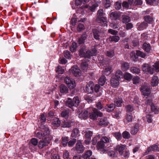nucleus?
Returning a JSON list of instances; mask_svg holds the SVG:
<instances>
[{
    "mask_svg": "<svg viewBox=\"0 0 159 159\" xmlns=\"http://www.w3.org/2000/svg\"><path fill=\"white\" fill-rule=\"evenodd\" d=\"M69 152L66 150L64 152L63 155V157L64 159H70L69 157Z\"/></svg>",
    "mask_w": 159,
    "mask_h": 159,
    "instance_id": "338daca9",
    "label": "nucleus"
},
{
    "mask_svg": "<svg viewBox=\"0 0 159 159\" xmlns=\"http://www.w3.org/2000/svg\"><path fill=\"white\" fill-rule=\"evenodd\" d=\"M71 121H65L62 123L61 125L63 128H69L71 126Z\"/></svg>",
    "mask_w": 159,
    "mask_h": 159,
    "instance_id": "473e14b6",
    "label": "nucleus"
},
{
    "mask_svg": "<svg viewBox=\"0 0 159 159\" xmlns=\"http://www.w3.org/2000/svg\"><path fill=\"white\" fill-rule=\"evenodd\" d=\"M73 101L75 107H77L80 103L79 98V97L77 96L74 97L73 98Z\"/></svg>",
    "mask_w": 159,
    "mask_h": 159,
    "instance_id": "c9c22d12",
    "label": "nucleus"
},
{
    "mask_svg": "<svg viewBox=\"0 0 159 159\" xmlns=\"http://www.w3.org/2000/svg\"><path fill=\"white\" fill-rule=\"evenodd\" d=\"M101 140L105 143H109L110 142V139L109 137L104 136L102 137L101 139Z\"/></svg>",
    "mask_w": 159,
    "mask_h": 159,
    "instance_id": "0e129e2a",
    "label": "nucleus"
},
{
    "mask_svg": "<svg viewBox=\"0 0 159 159\" xmlns=\"http://www.w3.org/2000/svg\"><path fill=\"white\" fill-rule=\"evenodd\" d=\"M85 47L83 46L79 51V55L82 57L90 58L91 56H95L96 54L97 50L94 47L92 49L86 51L85 53Z\"/></svg>",
    "mask_w": 159,
    "mask_h": 159,
    "instance_id": "f03ea898",
    "label": "nucleus"
},
{
    "mask_svg": "<svg viewBox=\"0 0 159 159\" xmlns=\"http://www.w3.org/2000/svg\"><path fill=\"white\" fill-rule=\"evenodd\" d=\"M92 154V152L90 150L87 151L83 155V158L84 159L89 158Z\"/></svg>",
    "mask_w": 159,
    "mask_h": 159,
    "instance_id": "e433bc0d",
    "label": "nucleus"
},
{
    "mask_svg": "<svg viewBox=\"0 0 159 159\" xmlns=\"http://www.w3.org/2000/svg\"><path fill=\"white\" fill-rule=\"evenodd\" d=\"M69 111L68 110H66L61 112V116L66 119L68 118Z\"/></svg>",
    "mask_w": 159,
    "mask_h": 159,
    "instance_id": "2f4dec72",
    "label": "nucleus"
},
{
    "mask_svg": "<svg viewBox=\"0 0 159 159\" xmlns=\"http://www.w3.org/2000/svg\"><path fill=\"white\" fill-rule=\"evenodd\" d=\"M119 80L113 77L111 79V86L116 88L118 87L119 84Z\"/></svg>",
    "mask_w": 159,
    "mask_h": 159,
    "instance_id": "4468645a",
    "label": "nucleus"
},
{
    "mask_svg": "<svg viewBox=\"0 0 159 159\" xmlns=\"http://www.w3.org/2000/svg\"><path fill=\"white\" fill-rule=\"evenodd\" d=\"M87 35L86 33H84L81 36V37L78 40V43L80 44H83L84 43L85 40L87 38Z\"/></svg>",
    "mask_w": 159,
    "mask_h": 159,
    "instance_id": "393cba45",
    "label": "nucleus"
},
{
    "mask_svg": "<svg viewBox=\"0 0 159 159\" xmlns=\"http://www.w3.org/2000/svg\"><path fill=\"white\" fill-rule=\"evenodd\" d=\"M123 101L121 98H116L114 100L115 105L117 107H120Z\"/></svg>",
    "mask_w": 159,
    "mask_h": 159,
    "instance_id": "a878e982",
    "label": "nucleus"
},
{
    "mask_svg": "<svg viewBox=\"0 0 159 159\" xmlns=\"http://www.w3.org/2000/svg\"><path fill=\"white\" fill-rule=\"evenodd\" d=\"M61 121L59 118H54L52 121V125L56 127H58L60 125Z\"/></svg>",
    "mask_w": 159,
    "mask_h": 159,
    "instance_id": "bb28decb",
    "label": "nucleus"
},
{
    "mask_svg": "<svg viewBox=\"0 0 159 159\" xmlns=\"http://www.w3.org/2000/svg\"><path fill=\"white\" fill-rule=\"evenodd\" d=\"M142 69L143 71L148 72L151 74L153 73L151 67L148 64H144L142 66Z\"/></svg>",
    "mask_w": 159,
    "mask_h": 159,
    "instance_id": "2eb2a0df",
    "label": "nucleus"
},
{
    "mask_svg": "<svg viewBox=\"0 0 159 159\" xmlns=\"http://www.w3.org/2000/svg\"><path fill=\"white\" fill-rule=\"evenodd\" d=\"M92 82H90L89 84H87L86 86L85 90L88 93H92L93 91V87Z\"/></svg>",
    "mask_w": 159,
    "mask_h": 159,
    "instance_id": "f3484780",
    "label": "nucleus"
},
{
    "mask_svg": "<svg viewBox=\"0 0 159 159\" xmlns=\"http://www.w3.org/2000/svg\"><path fill=\"white\" fill-rule=\"evenodd\" d=\"M114 77L120 80L123 77V75L122 72L120 70H118L116 71Z\"/></svg>",
    "mask_w": 159,
    "mask_h": 159,
    "instance_id": "c85d7f7f",
    "label": "nucleus"
},
{
    "mask_svg": "<svg viewBox=\"0 0 159 159\" xmlns=\"http://www.w3.org/2000/svg\"><path fill=\"white\" fill-rule=\"evenodd\" d=\"M105 143L101 140L97 144V148L98 149H103L105 147Z\"/></svg>",
    "mask_w": 159,
    "mask_h": 159,
    "instance_id": "4c0bfd02",
    "label": "nucleus"
},
{
    "mask_svg": "<svg viewBox=\"0 0 159 159\" xmlns=\"http://www.w3.org/2000/svg\"><path fill=\"white\" fill-rule=\"evenodd\" d=\"M66 105L68 107L72 109V107L73 106H74L73 101L72 99L70 98H68V99L67 101Z\"/></svg>",
    "mask_w": 159,
    "mask_h": 159,
    "instance_id": "ea45409f",
    "label": "nucleus"
},
{
    "mask_svg": "<svg viewBox=\"0 0 159 159\" xmlns=\"http://www.w3.org/2000/svg\"><path fill=\"white\" fill-rule=\"evenodd\" d=\"M106 55L110 58H111L114 56V52L113 50L108 51L106 53Z\"/></svg>",
    "mask_w": 159,
    "mask_h": 159,
    "instance_id": "680f3d73",
    "label": "nucleus"
},
{
    "mask_svg": "<svg viewBox=\"0 0 159 159\" xmlns=\"http://www.w3.org/2000/svg\"><path fill=\"white\" fill-rule=\"evenodd\" d=\"M108 122L107 118H103L101 119L99 122V125L100 126H107L108 125Z\"/></svg>",
    "mask_w": 159,
    "mask_h": 159,
    "instance_id": "5701e85b",
    "label": "nucleus"
},
{
    "mask_svg": "<svg viewBox=\"0 0 159 159\" xmlns=\"http://www.w3.org/2000/svg\"><path fill=\"white\" fill-rule=\"evenodd\" d=\"M114 149L116 151L118 152L120 156H123L125 159L128 158L129 157V152L125 145L122 144L117 145Z\"/></svg>",
    "mask_w": 159,
    "mask_h": 159,
    "instance_id": "f257e3e1",
    "label": "nucleus"
},
{
    "mask_svg": "<svg viewBox=\"0 0 159 159\" xmlns=\"http://www.w3.org/2000/svg\"><path fill=\"white\" fill-rule=\"evenodd\" d=\"M132 80L133 83L135 84H139L140 81L139 78L138 76L134 77L133 78Z\"/></svg>",
    "mask_w": 159,
    "mask_h": 159,
    "instance_id": "6e6d98bb",
    "label": "nucleus"
},
{
    "mask_svg": "<svg viewBox=\"0 0 159 159\" xmlns=\"http://www.w3.org/2000/svg\"><path fill=\"white\" fill-rule=\"evenodd\" d=\"M125 79L127 80H130L132 77L131 75L129 73H126L124 75H123Z\"/></svg>",
    "mask_w": 159,
    "mask_h": 159,
    "instance_id": "bf43d9fd",
    "label": "nucleus"
},
{
    "mask_svg": "<svg viewBox=\"0 0 159 159\" xmlns=\"http://www.w3.org/2000/svg\"><path fill=\"white\" fill-rule=\"evenodd\" d=\"M65 83L67 84L68 87L70 89H73L75 86V81L69 77L66 76L64 79Z\"/></svg>",
    "mask_w": 159,
    "mask_h": 159,
    "instance_id": "39448f33",
    "label": "nucleus"
},
{
    "mask_svg": "<svg viewBox=\"0 0 159 159\" xmlns=\"http://www.w3.org/2000/svg\"><path fill=\"white\" fill-rule=\"evenodd\" d=\"M88 64L85 62H83L81 65V67L82 70L86 71L88 69Z\"/></svg>",
    "mask_w": 159,
    "mask_h": 159,
    "instance_id": "37998d69",
    "label": "nucleus"
},
{
    "mask_svg": "<svg viewBox=\"0 0 159 159\" xmlns=\"http://www.w3.org/2000/svg\"><path fill=\"white\" fill-rule=\"evenodd\" d=\"M90 108H87L83 113H80L79 115V117L81 119H86L88 117L89 112L90 111Z\"/></svg>",
    "mask_w": 159,
    "mask_h": 159,
    "instance_id": "ddd939ff",
    "label": "nucleus"
},
{
    "mask_svg": "<svg viewBox=\"0 0 159 159\" xmlns=\"http://www.w3.org/2000/svg\"><path fill=\"white\" fill-rule=\"evenodd\" d=\"M144 18L145 22L151 24L152 23L153 21L152 17L149 15L145 16Z\"/></svg>",
    "mask_w": 159,
    "mask_h": 159,
    "instance_id": "a19ab883",
    "label": "nucleus"
},
{
    "mask_svg": "<svg viewBox=\"0 0 159 159\" xmlns=\"http://www.w3.org/2000/svg\"><path fill=\"white\" fill-rule=\"evenodd\" d=\"M30 143L34 146H36L37 145L38 141L37 139L33 138L30 140Z\"/></svg>",
    "mask_w": 159,
    "mask_h": 159,
    "instance_id": "69168bd1",
    "label": "nucleus"
},
{
    "mask_svg": "<svg viewBox=\"0 0 159 159\" xmlns=\"http://www.w3.org/2000/svg\"><path fill=\"white\" fill-rule=\"evenodd\" d=\"M64 56L65 57L68 59L71 58V55L70 52L68 50H65L64 51Z\"/></svg>",
    "mask_w": 159,
    "mask_h": 159,
    "instance_id": "864d4df0",
    "label": "nucleus"
},
{
    "mask_svg": "<svg viewBox=\"0 0 159 159\" xmlns=\"http://www.w3.org/2000/svg\"><path fill=\"white\" fill-rule=\"evenodd\" d=\"M159 81L158 77L156 75H154L152 78L151 85L153 87L156 86L158 84Z\"/></svg>",
    "mask_w": 159,
    "mask_h": 159,
    "instance_id": "a211bd4d",
    "label": "nucleus"
},
{
    "mask_svg": "<svg viewBox=\"0 0 159 159\" xmlns=\"http://www.w3.org/2000/svg\"><path fill=\"white\" fill-rule=\"evenodd\" d=\"M131 59L134 61H136L138 59V56L134 52H132L130 53Z\"/></svg>",
    "mask_w": 159,
    "mask_h": 159,
    "instance_id": "603ef678",
    "label": "nucleus"
},
{
    "mask_svg": "<svg viewBox=\"0 0 159 159\" xmlns=\"http://www.w3.org/2000/svg\"><path fill=\"white\" fill-rule=\"evenodd\" d=\"M109 39L110 41H114L116 42L120 40V38L118 36H111L109 37Z\"/></svg>",
    "mask_w": 159,
    "mask_h": 159,
    "instance_id": "c756f323",
    "label": "nucleus"
},
{
    "mask_svg": "<svg viewBox=\"0 0 159 159\" xmlns=\"http://www.w3.org/2000/svg\"><path fill=\"white\" fill-rule=\"evenodd\" d=\"M60 92L62 94H66L68 92V88L64 84H61L59 87Z\"/></svg>",
    "mask_w": 159,
    "mask_h": 159,
    "instance_id": "aec40b11",
    "label": "nucleus"
},
{
    "mask_svg": "<svg viewBox=\"0 0 159 159\" xmlns=\"http://www.w3.org/2000/svg\"><path fill=\"white\" fill-rule=\"evenodd\" d=\"M110 18L113 20H116L120 19V14L119 12L115 11L111 12L110 13Z\"/></svg>",
    "mask_w": 159,
    "mask_h": 159,
    "instance_id": "9d476101",
    "label": "nucleus"
},
{
    "mask_svg": "<svg viewBox=\"0 0 159 159\" xmlns=\"http://www.w3.org/2000/svg\"><path fill=\"white\" fill-rule=\"evenodd\" d=\"M111 66H108L106 67L104 69V74L107 75H108L111 72Z\"/></svg>",
    "mask_w": 159,
    "mask_h": 159,
    "instance_id": "7c9ffc66",
    "label": "nucleus"
},
{
    "mask_svg": "<svg viewBox=\"0 0 159 159\" xmlns=\"http://www.w3.org/2000/svg\"><path fill=\"white\" fill-rule=\"evenodd\" d=\"M90 109L89 117L91 119L95 120L98 116L101 117L102 116V113L98 111L97 109L94 108H90Z\"/></svg>",
    "mask_w": 159,
    "mask_h": 159,
    "instance_id": "20e7f679",
    "label": "nucleus"
},
{
    "mask_svg": "<svg viewBox=\"0 0 159 159\" xmlns=\"http://www.w3.org/2000/svg\"><path fill=\"white\" fill-rule=\"evenodd\" d=\"M77 48V44L75 42H73L70 48V51L72 52H74L76 51Z\"/></svg>",
    "mask_w": 159,
    "mask_h": 159,
    "instance_id": "58836bf2",
    "label": "nucleus"
},
{
    "mask_svg": "<svg viewBox=\"0 0 159 159\" xmlns=\"http://www.w3.org/2000/svg\"><path fill=\"white\" fill-rule=\"evenodd\" d=\"M52 138V137H48V138H46L43 140L40 141L38 145L39 148L42 149L44 147L47 146L49 144Z\"/></svg>",
    "mask_w": 159,
    "mask_h": 159,
    "instance_id": "0eeeda50",
    "label": "nucleus"
},
{
    "mask_svg": "<svg viewBox=\"0 0 159 159\" xmlns=\"http://www.w3.org/2000/svg\"><path fill=\"white\" fill-rule=\"evenodd\" d=\"M130 18L128 16L124 15L122 16V22L124 23H126L130 21Z\"/></svg>",
    "mask_w": 159,
    "mask_h": 159,
    "instance_id": "49530a36",
    "label": "nucleus"
},
{
    "mask_svg": "<svg viewBox=\"0 0 159 159\" xmlns=\"http://www.w3.org/2000/svg\"><path fill=\"white\" fill-rule=\"evenodd\" d=\"M136 54L137 56L142 58H144L146 56V55L144 53L139 50L136 51Z\"/></svg>",
    "mask_w": 159,
    "mask_h": 159,
    "instance_id": "4d7b16f0",
    "label": "nucleus"
},
{
    "mask_svg": "<svg viewBox=\"0 0 159 159\" xmlns=\"http://www.w3.org/2000/svg\"><path fill=\"white\" fill-rule=\"evenodd\" d=\"M130 71L132 73L138 74L140 73V70L138 68L133 67L130 68Z\"/></svg>",
    "mask_w": 159,
    "mask_h": 159,
    "instance_id": "09e8293b",
    "label": "nucleus"
},
{
    "mask_svg": "<svg viewBox=\"0 0 159 159\" xmlns=\"http://www.w3.org/2000/svg\"><path fill=\"white\" fill-rule=\"evenodd\" d=\"M100 135L95 136L92 140V144L93 145H95L96 144L98 140L100 138Z\"/></svg>",
    "mask_w": 159,
    "mask_h": 159,
    "instance_id": "e2e57ef3",
    "label": "nucleus"
},
{
    "mask_svg": "<svg viewBox=\"0 0 159 159\" xmlns=\"http://www.w3.org/2000/svg\"><path fill=\"white\" fill-rule=\"evenodd\" d=\"M40 128L42 130L38 132L36 131L35 133L34 136L39 139H42L43 137H44L45 139L46 138H48V137H52L49 135L50 131L48 128L44 126H41Z\"/></svg>",
    "mask_w": 159,
    "mask_h": 159,
    "instance_id": "7ed1b4c3",
    "label": "nucleus"
},
{
    "mask_svg": "<svg viewBox=\"0 0 159 159\" xmlns=\"http://www.w3.org/2000/svg\"><path fill=\"white\" fill-rule=\"evenodd\" d=\"M105 14L104 13L103 10L102 9H99L97 13V17L102 18V17L105 16Z\"/></svg>",
    "mask_w": 159,
    "mask_h": 159,
    "instance_id": "72a5a7b5",
    "label": "nucleus"
},
{
    "mask_svg": "<svg viewBox=\"0 0 159 159\" xmlns=\"http://www.w3.org/2000/svg\"><path fill=\"white\" fill-rule=\"evenodd\" d=\"M106 77L104 76H102L99 80L98 84L99 85L103 86L105 83Z\"/></svg>",
    "mask_w": 159,
    "mask_h": 159,
    "instance_id": "f704fd0d",
    "label": "nucleus"
},
{
    "mask_svg": "<svg viewBox=\"0 0 159 159\" xmlns=\"http://www.w3.org/2000/svg\"><path fill=\"white\" fill-rule=\"evenodd\" d=\"M94 38L96 40H99L103 34V32L101 30L94 29L92 30Z\"/></svg>",
    "mask_w": 159,
    "mask_h": 159,
    "instance_id": "1a4fd4ad",
    "label": "nucleus"
},
{
    "mask_svg": "<svg viewBox=\"0 0 159 159\" xmlns=\"http://www.w3.org/2000/svg\"><path fill=\"white\" fill-rule=\"evenodd\" d=\"M97 22L100 24V25L103 26H107V18L106 17H102V18L97 17Z\"/></svg>",
    "mask_w": 159,
    "mask_h": 159,
    "instance_id": "9b49d317",
    "label": "nucleus"
},
{
    "mask_svg": "<svg viewBox=\"0 0 159 159\" xmlns=\"http://www.w3.org/2000/svg\"><path fill=\"white\" fill-rule=\"evenodd\" d=\"M139 124H136L134 127L131 129L130 132L131 134L133 135H135L139 131Z\"/></svg>",
    "mask_w": 159,
    "mask_h": 159,
    "instance_id": "b1692460",
    "label": "nucleus"
},
{
    "mask_svg": "<svg viewBox=\"0 0 159 159\" xmlns=\"http://www.w3.org/2000/svg\"><path fill=\"white\" fill-rule=\"evenodd\" d=\"M69 72L72 73L73 75L75 77L79 76L81 75V71L80 70L78 69L77 67L76 66H72L69 70Z\"/></svg>",
    "mask_w": 159,
    "mask_h": 159,
    "instance_id": "6e6552de",
    "label": "nucleus"
},
{
    "mask_svg": "<svg viewBox=\"0 0 159 159\" xmlns=\"http://www.w3.org/2000/svg\"><path fill=\"white\" fill-rule=\"evenodd\" d=\"M133 116L131 114H127L125 118L124 119L125 124H127L128 123L132 122L133 120Z\"/></svg>",
    "mask_w": 159,
    "mask_h": 159,
    "instance_id": "412c9836",
    "label": "nucleus"
},
{
    "mask_svg": "<svg viewBox=\"0 0 159 159\" xmlns=\"http://www.w3.org/2000/svg\"><path fill=\"white\" fill-rule=\"evenodd\" d=\"M151 110L152 111L154 112L155 114H158L159 112V108L154 105H151Z\"/></svg>",
    "mask_w": 159,
    "mask_h": 159,
    "instance_id": "c03bdc74",
    "label": "nucleus"
},
{
    "mask_svg": "<svg viewBox=\"0 0 159 159\" xmlns=\"http://www.w3.org/2000/svg\"><path fill=\"white\" fill-rule=\"evenodd\" d=\"M123 138L125 139H129L130 137V134L127 131L124 132L122 134Z\"/></svg>",
    "mask_w": 159,
    "mask_h": 159,
    "instance_id": "13d9d810",
    "label": "nucleus"
},
{
    "mask_svg": "<svg viewBox=\"0 0 159 159\" xmlns=\"http://www.w3.org/2000/svg\"><path fill=\"white\" fill-rule=\"evenodd\" d=\"M121 69L123 70L126 71L129 68L128 63L126 62H123L121 63Z\"/></svg>",
    "mask_w": 159,
    "mask_h": 159,
    "instance_id": "cd10ccee",
    "label": "nucleus"
},
{
    "mask_svg": "<svg viewBox=\"0 0 159 159\" xmlns=\"http://www.w3.org/2000/svg\"><path fill=\"white\" fill-rule=\"evenodd\" d=\"M79 133V131L78 129L75 128L72 131L71 136L72 137H76L77 136Z\"/></svg>",
    "mask_w": 159,
    "mask_h": 159,
    "instance_id": "a18cd8bd",
    "label": "nucleus"
},
{
    "mask_svg": "<svg viewBox=\"0 0 159 159\" xmlns=\"http://www.w3.org/2000/svg\"><path fill=\"white\" fill-rule=\"evenodd\" d=\"M103 2L104 4L105 7L106 8L109 7L111 6V2L109 0H103Z\"/></svg>",
    "mask_w": 159,
    "mask_h": 159,
    "instance_id": "052dcab7",
    "label": "nucleus"
},
{
    "mask_svg": "<svg viewBox=\"0 0 159 159\" xmlns=\"http://www.w3.org/2000/svg\"><path fill=\"white\" fill-rule=\"evenodd\" d=\"M75 148L78 153H81L83 152L84 148L82 145V143L80 140L78 141Z\"/></svg>",
    "mask_w": 159,
    "mask_h": 159,
    "instance_id": "f8f14e48",
    "label": "nucleus"
},
{
    "mask_svg": "<svg viewBox=\"0 0 159 159\" xmlns=\"http://www.w3.org/2000/svg\"><path fill=\"white\" fill-rule=\"evenodd\" d=\"M113 134L118 141L120 140L121 139L122 137L120 133L116 132L113 133Z\"/></svg>",
    "mask_w": 159,
    "mask_h": 159,
    "instance_id": "3c124183",
    "label": "nucleus"
},
{
    "mask_svg": "<svg viewBox=\"0 0 159 159\" xmlns=\"http://www.w3.org/2000/svg\"><path fill=\"white\" fill-rule=\"evenodd\" d=\"M143 49L146 52H149L151 50V47L149 43H145L143 45Z\"/></svg>",
    "mask_w": 159,
    "mask_h": 159,
    "instance_id": "4be33fe9",
    "label": "nucleus"
},
{
    "mask_svg": "<svg viewBox=\"0 0 159 159\" xmlns=\"http://www.w3.org/2000/svg\"><path fill=\"white\" fill-rule=\"evenodd\" d=\"M96 107L98 109L100 110L103 109V110H104V108L103 105L101 103L100 101L96 103Z\"/></svg>",
    "mask_w": 159,
    "mask_h": 159,
    "instance_id": "8fccbe9b",
    "label": "nucleus"
},
{
    "mask_svg": "<svg viewBox=\"0 0 159 159\" xmlns=\"http://www.w3.org/2000/svg\"><path fill=\"white\" fill-rule=\"evenodd\" d=\"M153 66L156 70V72H158L159 71V62H156Z\"/></svg>",
    "mask_w": 159,
    "mask_h": 159,
    "instance_id": "774afa93",
    "label": "nucleus"
},
{
    "mask_svg": "<svg viewBox=\"0 0 159 159\" xmlns=\"http://www.w3.org/2000/svg\"><path fill=\"white\" fill-rule=\"evenodd\" d=\"M147 3L150 5H156L158 4V0H146Z\"/></svg>",
    "mask_w": 159,
    "mask_h": 159,
    "instance_id": "de8ad7c7",
    "label": "nucleus"
},
{
    "mask_svg": "<svg viewBox=\"0 0 159 159\" xmlns=\"http://www.w3.org/2000/svg\"><path fill=\"white\" fill-rule=\"evenodd\" d=\"M115 107V105L112 103L110 104L107 105L105 107V109L108 112H110L113 111Z\"/></svg>",
    "mask_w": 159,
    "mask_h": 159,
    "instance_id": "6ab92c4d",
    "label": "nucleus"
},
{
    "mask_svg": "<svg viewBox=\"0 0 159 159\" xmlns=\"http://www.w3.org/2000/svg\"><path fill=\"white\" fill-rule=\"evenodd\" d=\"M56 71L58 74H63L64 72V67H62L61 66H58L56 69Z\"/></svg>",
    "mask_w": 159,
    "mask_h": 159,
    "instance_id": "79ce46f5",
    "label": "nucleus"
},
{
    "mask_svg": "<svg viewBox=\"0 0 159 159\" xmlns=\"http://www.w3.org/2000/svg\"><path fill=\"white\" fill-rule=\"evenodd\" d=\"M62 143L63 146L65 147L68 143V138L67 137H63L61 138Z\"/></svg>",
    "mask_w": 159,
    "mask_h": 159,
    "instance_id": "5fc2aeb1",
    "label": "nucleus"
},
{
    "mask_svg": "<svg viewBox=\"0 0 159 159\" xmlns=\"http://www.w3.org/2000/svg\"><path fill=\"white\" fill-rule=\"evenodd\" d=\"M102 88L100 87L98 84H96L94 86V90L97 93V96H100L102 94Z\"/></svg>",
    "mask_w": 159,
    "mask_h": 159,
    "instance_id": "dca6fc26",
    "label": "nucleus"
},
{
    "mask_svg": "<svg viewBox=\"0 0 159 159\" xmlns=\"http://www.w3.org/2000/svg\"><path fill=\"white\" fill-rule=\"evenodd\" d=\"M140 90L142 94L144 96H148L151 93L150 87L147 84H144L142 86Z\"/></svg>",
    "mask_w": 159,
    "mask_h": 159,
    "instance_id": "423d86ee",
    "label": "nucleus"
}]
</instances>
